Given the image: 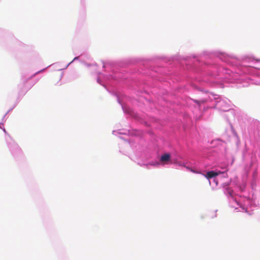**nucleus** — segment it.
Here are the masks:
<instances>
[{
  "label": "nucleus",
  "mask_w": 260,
  "mask_h": 260,
  "mask_svg": "<svg viewBox=\"0 0 260 260\" xmlns=\"http://www.w3.org/2000/svg\"><path fill=\"white\" fill-rule=\"evenodd\" d=\"M171 159V155L169 153L162 155L160 158V161L164 164H168Z\"/></svg>",
  "instance_id": "obj_1"
},
{
  "label": "nucleus",
  "mask_w": 260,
  "mask_h": 260,
  "mask_svg": "<svg viewBox=\"0 0 260 260\" xmlns=\"http://www.w3.org/2000/svg\"><path fill=\"white\" fill-rule=\"evenodd\" d=\"M220 174V172H216L214 171H209L207 173L206 175H205V177L207 179H209L213 177H216Z\"/></svg>",
  "instance_id": "obj_2"
},
{
  "label": "nucleus",
  "mask_w": 260,
  "mask_h": 260,
  "mask_svg": "<svg viewBox=\"0 0 260 260\" xmlns=\"http://www.w3.org/2000/svg\"><path fill=\"white\" fill-rule=\"evenodd\" d=\"M233 191L232 190H231V189H229L228 190V194L232 197L233 196Z\"/></svg>",
  "instance_id": "obj_3"
},
{
  "label": "nucleus",
  "mask_w": 260,
  "mask_h": 260,
  "mask_svg": "<svg viewBox=\"0 0 260 260\" xmlns=\"http://www.w3.org/2000/svg\"><path fill=\"white\" fill-rule=\"evenodd\" d=\"M195 102H196L198 104H200L201 103H204V101H202L200 102V101H195Z\"/></svg>",
  "instance_id": "obj_4"
},
{
  "label": "nucleus",
  "mask_w": 260,
  "mask_h": 260,
  "mask_svg": "<svg viewBox=\"0 0 260 260\" xmlns=\"http://www.w3.org/2000/svg\"><path fill=\"white\" fill-rule=\"evenodd\" d=\"M188 170H190L191 172H196L195 171H194V170H193L192 169H189V168H188Z\"/></svg>",
  "instance_id": "obj_5"
},
{
  "label": "nucleus",
  "mask_w": 260,
  "mask_h": 260,
  "mask_svg": "<svg viewBox=\"0 0 260 260\" xmlns=\"http://www.w3.org/2000/svg\"><path fill=\"white\" fill-rule=\"evenodd\" d=\"M78 57H75V58H74V60H75V59H78Z\"/></svg>",
  "instance_id": "obj_6"
}]
</instances>
